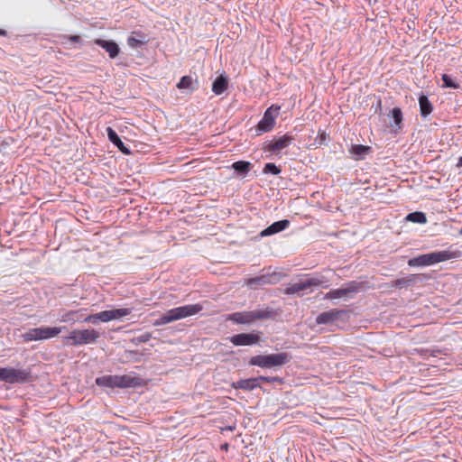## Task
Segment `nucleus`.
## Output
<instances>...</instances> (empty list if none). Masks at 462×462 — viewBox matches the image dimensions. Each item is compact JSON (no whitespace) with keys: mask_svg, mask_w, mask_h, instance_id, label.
I'll use <instances>...</instances> for the list:
<instances>
[{"mask_svg":"<svg viewBox=\"0 0 462 462\" xmlns=\"http://www.w3.org/2000/svg\"><path fill=\"white\" fill-rule=\"evenodd\" d=\"M277 311L271 307H263L262 309L250 311H237L229 314L226 320L236 324H252L256 320L273 319L277 316Z\"/></svg>","mask_w":462,"mask_h":462,"instance_id":"1","label":"nucleus"},{"mask_svg":"<svg viewBox=\"0 0 462 462\" xmlns=\"http://www.w3.org/2000/svg\"><path fill=\"white\" fill-rule=\"evenodd\" d=\"M451 248L452 247L443 251H434L430 254L418 255L410 259L408 261V265L411 267L430 266L438 263L460 257L461 252L459 250H452Z\"/></svg>","mask_w":462,"mask_h":462,"instance_id":"2","label":"nucleus"},{"mask_svg":"<svg viewBox=\"0 0 462 462\" xmlns=\"http://www.w3.org/2000/svg\"><path fill=\"white\" fill-rule=\"evenodd\" d=\"M291 359V356L287 352L256 355L249 359L248 365L251 366H257L262 369L276 370L288 364Z\"/></svg>","mask_w":462,"mask_h":462,"instance_id":"3","label":"nucleus"},{"mask_svg":"<svg viewBox=\"0 0 462 462\" xmlns=\"http://www.w3.org/2000/svg\"><path fill=\"white\" fill-rule=\"evenodd\" d=\"M202 310L203 306L199 303L176 307L167 310L159 319H155L153 325L159 327L181 319L191 317L199 313Z\"/></svg>","mask_w":462,"mask_h":462,"instance_id":"4","label":"nucleus"},{"mask_svg":"<svg viewBox=\"0 0 462 462\" xmlns=\"http://www.w3.org/2000/svg\"><path fill=\"white\" fill-rule=\"evenodd\" d=\"M100 333L94 328L73 329L63 337V343L69 346H79L94 344L99 338Z\"/></svg>","mask_w":462,"mask_h":462,"instance_id":"5","label":"nucleus"},{"mask_svg":"<svg viewBox=\"0 0 462 462\" xmlns=\"http://www.w3.org/2000/svg\"><path fill=\"white\" fill-rule=\"evenodd\" d=\"M32 375L29 368L0 367V382L10 384H22L32 382Z\"/></svg>","mask_w":462,"mask_h":462,"instance_id":"6","label":"nucleus"},{"mask_svg":"<svg viewBox=\"0 0 462 462\" xmlns=\"http://www.w3.org/2000/svg\"><path fill=\"white\" fill-rule=\"evenodd\" d=\"M66 327H39L28 329L22 335L25 342L46 340L57 337Z\"/></svg>","mask_w":462,"mask_h":462,"instance_id":"7","label":"nucleus"},{"mask_svg":"<svg viewBox=\"0 0 462 462\" xmlns=\"http://www.w3.org/2000/svg\"><path fill=\"white\" fill-rule=\"evenodd\" d=\"M281 106L272 105L263 113V118L259 121L255 127L256 135L272 131L275 125V118L279 115Z\"/></svg>","mask_w":462,"mask_h":462,"instance_id":"8","label":"nucleus"},{"mask_svg":"<svg viewBox=\"0 0 462 462\" xmlns=\"http://www.w3.org/2000/svg\"><path fill=\"white\" fill-rule=\"evenodd\" d=\"M365 282L351 281L346 284L342 288L331 290L327 292L324 296L325 300H333V299H340L343 297H352V294L359 292L362 289L365 288Z\"/></svg>","mask_w":462,"mask_h":462,"instance_id":"9","label":"nucleus"},{"mask_svg":"<svg viewBox=\"0 0 462 462\" xmlns=\"http://www.w3.org/2000/svg\"><path fill=\"white\" fill-rule=\"evenodd\" d=\"M261 336H262L261 331H253L250 333L235 334L231 337H227V339L234 346H255V345L260 344Z\"/></svg>","mask_w":462,"mask_h":462,"instance_id":"10","label":"nucleus"},{"mask_svg":"<svg viewBox=\"0 0 462 462\" xmlns=\"http://www.w3.org/2000/svg\"><path fill=\"white\" fill-rule=\"evenodd\" d=\"M292 141L293 137L288 134L274 137L273 140L264 143V151L276 153L287 148Z\"/></svg>","mask_w":462,"mask_h":462,"instance_id":"11","label":"nucleus"},{"mask_svg":"<svg viewBox=\"0 0 462 462\" xmlns=\"http://www.w3.org/2000/svg\"><path fill=\"white\" fill-rule=\"evenodd\" d=\"M278 281L276 273L262 274L256 277L250 278L246 281L245 284L251 289H257L265 284H273Z\"/></svg>","mask_w":462,"mask_h":462,"instance_id":"12","label":"nucleus"},{"mask_svg":"<svg viewBox=\"0 0 462 462\" xmlns=\"http://www.w3.org/2000/svg\"><path fill=\"white\" fill-rule=\"evenodd\" d=\"M131 312V309L122 308L104 310L98 312L97 315L101 322H108L111 320L120 319L125 316H128Z\"/></svg>","mask_w":462,"mask_h":462,"instance_id":"13","label":"nucleus"},{"mask_svg":"<svg viewBox=\"0 0 462 462\" xmlns=\"http://www.w3.org/2000/svg\"><path fill=\"white\" fill-rule=\"evenodd\" d=\"M144 384V380L132 374L117 375V388H136Z\"/></svg>","mask_w":462,"mask_h":462,"instance_id":"14","label":"nucleus"},{"mask_svg":"<svg viewBox=\"0 0 462 462\" xmlns=\"http://www.w3.org/2000/svg\"><path fill=\"white\" fill-rule=\"evenodd\" d=\"M387 116L390 119L389 127L394 133H398L403 128V115L400 107H393L392 110H390Z\"/></svg>","mask_w":462,"mask_h":462,"instance_id":"15","label":"nucleus"},{"mask_svg":"<svg viewBox=\"0 0 462 462\" xmlns=\"http://www.w3.org/2000/svg\"><path fill=\"white\" fill-rule=\"evenodd\" d=\"M344 310H330L328 311H324L319 313L316 318L317 324L322 325H330L333 324L338 318L344 314Z\"/></svg>","mask_w":462,"mask_h":462,"instance_id":"16","label":"nucleus"},{"mask_svg":"<svg viewBox=\"0 0 462 462\" xmlns=\"http://www.w3.org/2000/svg\"><path fill=\"white\" fill-rule=\"evenodd\" d=\"M290 224H291V222L288 219H282V220L273 222L272 225H270L269 226H267L266 228L262 230L260 233V236L262 237H264V236H269L278 234V233L285 230L286 228H288L290 226Z\"/></svg>","mask_w":462,"mask_h":462,"instance_id":"17","label":"nucleus"},{"mask_svg":"<svg viewBox=\"0 0 462 462\" xmlns=\"http://www.w3.org/2000/svg\"><path fill=\"white\" fill-rule=\"evenodd\" d=\"M106 134L108 140L125 155H129L132 153L129 147L125 145L117 133L112 128H106Z\"/></svg>","mask_w":462,"mask_h":462,"instance_id":"18","label":"nucleus"},{"mask_svg":"<svg viewBox=\"0 0 462 462\" xmlns=\"http://www.w3.org/2000/svg\"><path fill=\"white\" fill-rule=\"evenodd\" d=\"M95 43L104 49L111 59L116 58L120 52V48L115 41L97 39Z\"/></svg>","mask_w":462,"mask_h":462,"instance_id":"19","label":"nucleus"},{"mask_svg":"<svg viewBox=\"0 0 462 462\" xmlns=\"http://www.w3.org/2000/svg\"><path fill=\"white\" fill-rule=\"evenodd\" d=\"M232 386L235 389H241L244 391H253L256 388H262L259 383L258 376L247 379H240L236 382H234Z\"/></svg>","mask_w":462,"mask_h":462,"instance_id":"20","label":"nucleus"},{"mask_svg":"<svg viewBox=\"0 0 462 462\" xmlns=\"http://www.w3.org/2000/svg\"><path fill=\"white\" fill-rule=\"evenodd\" d=\"M353 159L360 161L365 159V157L373 152V148L368 145L363 144H352L348 150Z\"/></svg>","mask_w":462,"mask_h":462,"instance_id":"21","label":"nucleus"},{"mask_svg":"<svg viewBox=\"0 0 462 462\" xmlns=\"http://www.w3.org/2000/svg\"><path fill=\"white\" fill-rule=\"evenodd\" d=\"M253 164L248 161H237L233 162L228 168L235 171L236 177L245 178L251 171Z\"/></svg>","mask_w":462,"mask_h":462,"instance_id":"22","label":"nucleus"},{"mask_svg":"<svg viewBox=\"0 0 462 462\" xmlns=\"http://www.w3.org/2000/svg\"><path fill=\"white\" fill-rule=\"evenodd\" d=\"M147 42L146 35L142 32H134L132 35L127 38V44L133 49L142 48Z\"/></svg>","mask_w":462,"mask_h":462,"instance_id":"23","label":"nucleus"},{"mask_svg":"<svg viewBox=\"0 0 462 462\" xmlns=\"http://www.w3.org/2000/svg\"><path fill=\"white\" fill-rule=\"evenodd\" d=\"M228 86V79L226 75L217 76L212 83V91L216 95H221L225 92Z\"/></svg>","mask_w":462,"mask_h":462,"instance_id":"24","label":"nucleus"},{"mask_svg":"<svg viewBox=\"0 0 462 462\" xmlns=\"http://www.w3.org/2000/svg\"><path fill=\"white\" fill-rule=\"evenodd\" d=\"M419 105H420V114L422 117L426 118L429 115L431 114L433 110V105L429 100L428 97L424 94H421L419 97Z\"/></svg>","mask_w":462,"mask_h":462,"instance_id":"25","label":"nucleus"},{"mask_svg":"<svg viewBox=\"0 0 462 462\" xmlns=\"http://www.w3.org/2000/svg\"><path fill=\"white\" fill-rule=\"evenodd\" d=\"M96 384L100 387L117 388V375H103L96 378Z\"/></svg>","mask_w":462,"mask_h":462,"instance_id":"26","label":"nucleus"},{"mask_svg":"<svg viewBox=\"0 0 462 462\" xmlns=\"http://www.w3.org/2000/svg\"><path fill=\"white\" fill-rule=\"evenodd\" d=\"M198 81L193 80L191 76L186 75L180 78L177 84L179 89H189L190 92L198 88Z\"/></svg>","mask_w":462,"mask_h":462,"instance_id":"27","label":"nucleus"},{"mask_svg":"<svg viewBox=\"0 0 462 462\" xmlns=\"http://www.w3.org/2000/svg\"><path fill=\"white\" fill-rule=\"evenodd\" d=\"M309 290L307 285V281L305 277L303 279H300L299 282L290 284L286 290V294H296L299 293L301 291Z\"/></svg>","mask_w":462,"mask_h":462,"instance_id":"28","label":"nucleus"},{"mask_svg":"<svg viewBox=\"0 0 462 462\" xmlns=\"http://www.w3.org/2000/svg\"><path fill=\"white\" fill-rule=\"evenodd\" d=\"M417 276L410 274L407 277L400 278L393 281V286L399 289L407 288L416 283Z\"/></svg>","mask_w":462,"mask_h":462,"instance_id":"29","label":"nucleus"},{"mask_svg":"<svg viewBox=\"0 0 462 462\" xmlns=\"http://www.w3.org/2000/svg\"><path fill=\"white\" fill-rule=\"evenodd\" d=\"M405 219L407 221L417 223V224H426L427 223V217L424 212L421 211H414L411 213H409Z\"/></svg>","mask_w":462,"mask_h":462,"instance_id":"30","label":"nucleus"},{"mask_svg":"<svg viewBox=\"0 0 462 462\" xmlns=\"http://www.w3.org/2000/svg\"><path fill=\"white\" fill-rule=\"evenodd\" d=\"M332 273L331 270H328L325 273H316L315 275L318 278L320 287L323 289H327L331 285L330 278L327 275V273Z\"/></svg>","mask_w":462,"mask_h":462,"instance_id":"31","label":"nucleus"},{"mask_svg":"<svg viewBox=\"0 0 462 462\" xmlns=\"http://www.w3.org/2000/svg\"><path fill=\"white\" fill-rule=\"evenodd\" d=\"M281 171V168L273 162L265 163L263 169L264 174L279 175Z\"/></svg>","mask_w":462,"mask_h":462,"instance_id":"32","label":"nucleus"},{"mask_svg":"<svg viewBox=\"0 0 462 462\" xmlns=\"http://www.w3.org/2000/svg\"><path fill=\"white\" fill-rule=\"evenodd\" d=\"M441 79L443 81V88H448L453 89H457L460 88V85L457 82H455L451 77L448 74H442Z\"/></svg>","mask_w":462,"mask_h":462,"instance_id":"33","label":"nucleus"},{"mask_svg":"<svg viewBox=\"0 0 462 462\" xmlns=\"http://www.w3.org/2000/svg\"><path fill=\"white\" fill-rule=\"evenodd\" d=\"M304 276L307 281V285H308L309 290L320 287V283H319L318 278L316 277L315 273L306 274Z\"/></svg>","mask_w":462,"mask_h":462,"instance_id":"34","label":"nucleus"},{"mask_svg":"<svg viewBox=\"0 0 462 462\" xmlns=\"http://www.w3.org/2000/svg\"><path fill=\"white\" fill-rule=\"evenodd\" d=\"M259 383H279L280 384L283 383V379L279 376H258Z\"/></svg>","mask_w":462,"mask_h":462,"instance_id":"35","label":"nucleus"},{"mask_svg":"<svg viewBox=\"0 0 462 462\" xmlns=\"http://www.w3.org/2000/svg\"><path fill=\"white\" fill-rule=\"evenodd\" d=\"M152 338V334L149 332H145L138 337L133 338V342L134 344L146 343Z\"/></svg>","mask_w":462,"mask_h":462,"instance_id":"36","label":"nucleus"},{"mask_svg":"<svg viewBox=\"0 0 462 462\" xmlns=\"http://www.w3.org/2000/svg\"><path fill=\"white\" fill-rule=\"evenodd\" d=\"M327 139H328L327 134L324 131H319L315 142L319 145H326L327 144Z\"/></svg>","mask_w":462,"mask_h":462,"instance_id":"37","label":"nucleus"},{"mask_svg":"<svg viewBox=\"0 0 462 462\" xmlns=\"http://www.w3.org/2000/svg\"><path fill=\"white\" fill-rule=\"evenodd\" d=\"M85 322H88V323H92L94 325L97 324L100 320L98 319V315L97 313H95V314H91V315H88V317L85 318L84 319Z\"/></svg>","mask_w":462,"mask_h":462,"instance_id":"38","label":"nucleus"},{"mask_svg":"<svg viewBox=\"0 0 462 462\" xmlns=\"http://www.w3.org/2000/svg\"><path fill=\"white\" fill-rule=\"evenodd\" d=\"M75 315H76V312H74V311L67 312L62 316L61 320L64 322L74 321Z\"/></svg>","mask_w":462,"mask_h":462,"instance_id":"39","label":"nucleus"},{"mask_svg":"<svg viewBox=\"0 0 462 462\" xmlns=\"http://www.w3.org/2000/svg\"><path fill=\"white\" fill-rule=\"evenodd\" d=\"M69 40L72 42H81V37L79 35H71L69 36Z\"/></svg>","mask_w":462,"mask_h":462,"instance_id":"40","label":"nucleus"},{"mask_svg":"<svg viewBox=\"0 0 462 462\" xmlns=\"http://www.w3.org/2000/svg\"><path fill=\"white\" fill-rule=\"evenodd\" d=\"M378 110L380 111V113L382 112V101L380 98L376 102L374 113H378Z\"/></svg>","mask_w":462,"mask_h":462,"instance_id":"41","label":"nucleus"},{"mask_svg":"<svg viewBox=\"0 0 462 462\" xmlns=\"http://www.w3.org/2000/svg\"><path fill=\"white\" fill-rule=\"evenodd\" d=\"M457 167H458V168L462 167V156L459 157Z\"/></svg>","mask_w":462,"mask_h":462,"instance_id":"42","label":"nucleus"},{"mask_svg":"<svg viewBox=\"0 0 462 462\" xmlns=\"http://www.w3.org/2000/svg\"><path fill=\"white\" fill-rule=\"evenodd\" d=\"M6 31L4 30V29H0V36H5L6 35Z\"/></svg>","mask_w":462,"mask_h":462,"instance_id":"43","label":"nucleus"},{"mask_svg":"<svg viewBox=\"0 0 462 462\" xmlns=\"http://www.w3.org/2000/svg\"><path fill=\"white\" fill-rule=\"evenodd\" d=\"M221 448L222 449H225V450H227L228 449V444L227 443H225L221 446Z\"/></svg>","mask_w":462,"mask_h":462,"instance_id":"44","label":"nucleus"},{"mask_svg":"<svg viewBox=\"0 0 462 462\" xmlns=\"http://www.w3.org/2000/svg\"><path fill=\"white\" fill-rule=\"evenodd\" d=\"M226 429L228 430H235V426H228Z\"/></svg>","mask_w":462,"mask_h":462,"instance_id":"45","label":"nucleus"},{"mask_svg":"<svg viewBox=\"0 0 462 462\" xmlns=\"http://www.w3.org/2000/svg\"><path fill=\"white\" fill-rule=\"evenodd\" d=\"M459 235L462 236V228L459 230Z\"/></svg>","mask_w":462,"mask_h":462,"instance_id":"46","label":"nucleus"}]
</instances>
